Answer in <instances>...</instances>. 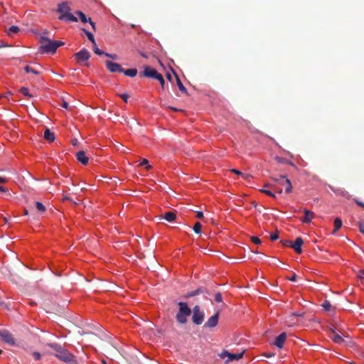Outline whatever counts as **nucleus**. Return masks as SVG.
Here are the masks:
<instances>
[{"label":"nucleus","instance_id":"obj_54","mask_svg":"<svg viewBox=\"0 0 364 364\" xmlns=\"http://www.w3.org/2000/svg\"><path fill=\"white\" fill-rule=\"evenodd\" d=\"M0 191L6 192V190L3 186H0Z\"/></svg>","mask_w":364,"mask_h":364},{"label":"nucleus","instance_id":"obj_29","mask_svg":"<svg viewBox=\"0 0 364 364\" xmlns=\"http://www.w3.org/2000/svg\"><path fill=\"white\" fill-rule=\"evenodd\" d=\"M201 227H202L201 224H200L199 222H197V223L194 225V226H193V231H194L196 233L199 234V233H200V232H201Z\"/></svg>","mask_w":364,"mask_h":364},{"label":"nucleus","instance_id":"obj_6","mask_svg":"<svg viewBox=\"0 0 364 364\" xmlns=\"http://www.w3.org/2000/svg\"><path fill=\"white\" fill-rule=\"evenodd\" d=\"M0 338L9 345L14 346L15 339L13 335L7 330H0Z\"/></svg>","mask_w":364,"mask_h":364},{"label":"nucleus","instance_id":"obj_63","mask_svg":"<svg viewBox=\"0 0 364 364\" xmlns=\"http://www.w3.org/2000/svg\"><path fill=\"white\" fill-rule=\"evenodd\" d=\"M265 186H266V187H269V184H266V185H265Z\"/></svg>","mask_w":364,"mask_h":364},{"label":"nucleus","instance_id":"obj_55","mask_svg":"<svg viewBox=\"0 0 364 364\" xmlns=\"http://www.w3.org/2000/svg\"><path fill=\"white\" fill-rule=\"evenodd\" d=\"M363 275H364V271L360 272V275H359V276H360V277L363 278V277H364V276H363Z\"/></svg>","mask_w":364,"mask_h":364},{"label":"nucleus","instance_id":"obj_13","mask_svg":"<svg viewBox=\"0 0 364 364\" xmlns=\"http://www.w3.org/2000/svg\"><path fill=\"white\" fill-rule=\"evenodd\" d=\"M193 322L196 325H200L204 320V313H197V314H193L192 317Z\"/></svg>","mask_w":364,"mask_h":364},{"label":"nucleus","instance_id":"obj_48","mask_svg":"<svg viewBox=\"0 0 364 364\" xmlns=\"http://www.w3.org/2000/svg\"><path fill=\"white\" fill-rule=\"evenodd\" d=\"M23 94L28 97H33V95L31 92H23Z\"/></svg>","mask_w":364,"mask_h":364},{"label":"nucleus","instance_id":"obj_1","mask_svg":"<svg viewBox=\"0 0 364 364\" xmlns=\"http://www.w3.org/2000/svg\"><path fill=\"white\" fill-rule=\"evenodd\" d=\"M39 43V51L41 53H54L58 47L64 45L62 41H51L46 36H41Z\"/></svg>","mask_w":364,"mask_h":364},{"label":"nucleus","instance_id":"obj_35","mask_svg":"<svg viewBox=\"0 0 364 364\" xmlns=\"http://www.w3.org/2000/svg\"><path fill=\"white\" fill-rule=\"evenodd\" d=\"M322 306L327 311H329L331 309V303L328 301H325L323 304H322Z\"/></svg>","mask_w":364,"mask_h":364},{"label":"nucleus","instance_id":"obj_33","mask_svg":"<svg viewBox=\"0 0 364 364\" xmlns=\"http://www.w3.org/2000/svg\"><path fill=\"white\" fill-rule=\"evenodd\" d=\"M261 192L272 198H276V196L272 191L267 189H262Z\"/></svg>","mask_w":364,"mask_h":364},{"label":"nucleus","instance_id":"obj_10","mask_svg":"<svg viewBox=\"0 0 364 364\" xmlns=\"http://www.w3.org/2000/svg\"><path fill=\"white\" fill-rule=\"evenodd\" d=\"M329 337L334 343L337 344H341L344 341L343 338L333 329L330 330Z\"/></svg>","mask_w":364,"mask_h":364},{"label":"nucleus","instance_id":"obj_20","mask_svg":"<svg viewBox=\"0 0 364 364\" xmlns=\"http://www.w3.org/2000/svg\"><path fill=\"white\" fill-rule=\"evenodd\" d=\"M20 31L19 28L16 26H11L6 31L8 36H11L13 34L18 33Z\"/></svg>","mask_w":364,"mask_h":364},{"label":"nucleus","instance_id":"obj_45","mask_svg":"<svg viewBox=\"0 0 364 364\" xmlns=\"http://www.w3.org/2000/svg\"><path fill=\"white\" fill-rule=\"evenodd\" d=\"M353 200L356 203V204L362 208H364V203L359 201L356 198H354Z\"/></svg>","mask_w":364,"mask_h":364},{"label":"nucleus","instance_id":"obj_30","mask_svg":"<svg viewBox=\"0 0 364 364\" xmlns=\"http://www.w3.org/2000/svg\"><path fill=\"white\" fill-rule=\"evenodd\" d=\"M13 95H14V92H6V94H0V100H2L4 98L9 100L10 97L13 96Z\"/></svg>","mask_w":364,"mask_h":364},{"label":"nucleus","instance_id":"obj_37","mask_svg":"<svg viewBox=\"0 0 364 364\" xmlns=\"http://www.w3.org/2000/svg\"><path fill=\"white\" fill-rule=\"evenodd\" d=\"M104 55H105V56H107L108 58H110L112 60H117L118 59V55L117 54H111V53H105Z\"/></svg>","mask_w":364,"mask_h":364},{"label":"nucleus","instance_id":"obj_23","mask_svg":"<svg viewBox=\"0 0 364 364\" xmlns=\"http://www.w3.org/2000/svg\"><path fill=\"white\" fill-rule=\"evenodd\" d=\"M334 225L335 228L333 231V233H335L336 231H338L341 227H342V220L339 218H336L334 220Z\"/></svg>","mask_w":364,"mask_h":364},{"label":"nucleus","instance_id":"obj_12","mask_svg":"<svg viewBox=\"0 0 364 364\" xmlns=\"http://www.w3.org/2000/svg\"><path fill=\"white\" fill-rule=\"evenodd\" d=\"M218 312L210 317L208 321L205 323V326L213 328L217 326L218 323Z\"/></svg>","mask_w":364,"mask_h":364},{"label":"nucleus","instance_id":"obj_18","mask_svg":"<svg viewBox=\"0 0 364 364\" xmlns=\"http://www.w3.org/2000/svg\"><path fill=\"white\" fill-rule=\"evenodd\" d=\"M43 136L46 140H48L50 142L53 141L55 140L54 134L51 132L50 129L48 128L45 130Z\"/></svg>","mask_w":364,"mask_h":364},{"label":"nucleus","instance_id":"obj_56","mask_svg":"<svg viewBox=\"0 0 364 364\" xmlns=\"http://www.w3.org/2000/svg\"><path fill=\"white\" fill-rule=\"evenodd\" d=\"M5 182H6V179L0 177V183H5Z\"/></svg>","mask_w":364,"mask_h":364},{"label":"nucleus","instance_id":"obj_11","mask_svg":"<svg viewBox=\"0 0 364 364\" xmlns=\"http://www.w3.org/2000/svg\"><path fill=\"white\" fill-rule=\"evenodd\" d=\"M287 339V334L286 333H282L279 334L274 341V346L278 347L279 348H282L284 346V343Z\"/></svg>","mask_w":364,"mask_h":364},{"label":"nucleus","instance_id":"obj_5","mask_svg":"<svg viewBox=\"0 0 364 364\" xmlns=\"http://www.w3.org/2000/svg\"><path fill=\"white\" fill-rule=\"evenodd\" d=\"M55 356L68 364H76L74 355L64 348H63L58 353H55Z\"/></svg>","mask_w":364,"mask_h":364},{"label":"nucleus","instance_id":"obj_60","mask_svg":"<svg viewBox=\"0 0 364 364\" xmlns=\"http://www.w3.org/2000/svg\"><path fill=\"white\" fill-rule=\"evenodd\" d=\"M24 214H25V215H28V210H24Z\"/></svg>","mask_w":364,"mask_h":364},{"label":"nucleus","instance_id":"obj_40","mask_svg":"<svg viewBox=\"0 0 364 364\" xmlns=\"http://www.w3.org/2000/svg\"><path fill=\"white\" fill-rule=\"evenodd\" d=\"M119 96L126 102H127V100L129 97V96L127 93L119 94Z\"/></svg>","mask_w":364,"mask_h":364},{"label":"nucleus","instance_id":"obj_22","mask_svg":"<svg viewBox=\"0 0 364 364\" xmlns=\"http://www.w3.org/2000/svg\"><path fill=\"white\" fill-rule=\"evenodd\" d=\"M76 14L79 16L80 21L82 23H87L90 21V18L87 17L86 15L82 11H78L76 12Z\"/></svg>","mask_w":364,"mask_h":364},{"label":"nucleus","instance_id":"obj_57","mask_svg":"<svg viewBox=\"0 0 364 364\" xmlns=\"http://www.w3.org/2000/svg\"><path fill=\"white\" fill-rule=\"evenodd\" d=\"M264 355H265L266 357H272V356H273V355H274V354L265 353V354H264Z\"/></svg>","mask_w":364,"mask_h":364},{"label":"nucleus","instance_id":"obj_19","mask_svg":"<svg viewBox=\"0 0 364 364\" xmlns=\"http://www.w3.org/2000/svg\"><path fill=\"white\" fill-rule=\"evenodd\" d=\"M24 70L27 73H32L34 75H40L41 73V72L40 70H37L36 68H35L33 66H31V65H26L24 68Z\"/></svg>","mask_w":364,"mask_h":364},{"label":"nucleus","instance_id":"obj_8","mask_svg":"<svg viewBox=\"0 0 364 364\" xmlns=\"http://www.w3.org/2000/svg\"><path fill=\"white\" fill-rule=\"evenodd\" d=\"M74 56L77 63H86L90 58V53L87 49L83 48L80 51L76 53Z\"/></svg>","mask_w":364,"mask_h":364},{"label":"nucleus","instance_id":"obj_15","mask_svg":"<svg viewBox=\"0 0 364 364\" xmlns=\"http://www.w3.org/2000/svg\"><path fill=\"white\" fill-rule=\"evenodd\" d=\"M304 215L301 219L304 223H309L314 217V213L307 209H304Z\"/></svg>","mask_w":364,"mask_h":364},{"label":"nucleus","instance_id":"obj_31","mask_svg":"<svg viewBox=\"0 0 364 364\" xmlns=\"http://www.w3.org/2000/svg\"><path fill=\"white\" fill-rule=\"evenodd\" d=\"M276 182H277L278 183L281 184V185H283L284 186V183H285V180H289L288 178H287L285 176H280L278 178H275L274 179Z\"/></svg>","mask_w":364,"mask_h":364},{"label":"nucleus","instance_id":"obj_53","mask_svg":"<svg viewBox=\"0 0 364 364\" xmlns=\"http://www.w3.org/2000/svg\"><path fill=\"white\" fill-rule=\"evenodd\" d=\"M18 91L23 92V91H28V89L25 87H22L19 89Z\"/></svg>","mask_w":364,"mask_h":364},{"label":"nucleus","instance_id":"obj_52","mask_svg":"<svg viewBox=\"0 0 364 364\" xmlns=\"http://www.w3.org/2000/svg\"><path fill=\"white\" fill-rule=\"evenodd\" d=\"M360 231L364 235V227L363 226V225L360 224Z\"/></svg>","mask_w":364,"mask_h":364},{"label":"nucleus","instance_id":"obj_21","mask_svg":"<svg viewBox=\"0 0 364 364\" xmlns=\"http://www.w3.org/2000/svg\"><path fill=\"white\" fill-rule=\"evenodd\" d=\"M164 218L168 222H172L176 218V214L173 212H166L164 215Z\"/></svg>","mask_w":364,"mask_h":364},{"label":"nucleus","instance_id":"obj_27","mask_svg":"<svg viewBox=\"0 0 364 364\" xmlns=\"http://www.w3.org/2000/svg\"><path fill=\"white\" fill-rule=\"evenodd\" d=\"M48 346L55 350L56 353H58L63 349V348L57 343H49Z\"/></svg>","mask_w":364,"mask_h":364},{"label":"nucleus","instance_id":"obj_47","mask_svg":"<svg viewBox=\"0 0 364 364\" xmlns=\"http://www.w3.org/2000/svg\"><path fill=\"white\" fill-rule=\"evenodd\" d=\"M196 217H197L198 219H201V218L203 217V212H201V211H198V212H197Z\"/></svg>","mask_w":364,"mask_h":364},{"label":"nucleus","instance_id":"obj_42","mask_svg":"<svg viewBox=\"0 0 364 364\" xmlns=\"http://www.w3.org/2000/svg\"><path fill=\"white\" fill-rule=\"evenodd\" d=\"M284 246L291 247V242L289 240H282L281 241Z\"/></svg>","mask_w":364,"mask_h":364},{"label":"nucleus","instance_id":"obj_49","mask_svg":"<svg viewBox=\"0 0 364 364\" xmlns=\"http://www.w3.org/2000/svg\"><path fill=\"white\" fill-rule=\"evenodd\" d=\"M289 279L291 282H295L296 280V274H294Z\"/></svg>","mask_w":364,"mask_h":364},{"label":"nucleus","instance_id":"obj_14","mask_svg":"<svg viewBox=\"0 0 364 364\" xmlns=\"http://www.w3.org/2000/svg\"><path fill=\"white\" fill-rule=\"evenodd\" d=\"M303 242V240L301 237H297L295 240L294 244L291 243V247L295 250L296 253H301V245Z\"/></svg>","mask_w":364,"mask_h":364},{"label":"nucleus","instance_id":"obj_17","mask_svg":"<svg viewBox=\"0 0 364 364\" xmlns=\"http://www.w3.org/2000/svg\"><path fill=\"white\" fill-rule=\"evenodd\" d=\"M122 73H123L126 76H128L130 77H134L137 74V69H136V68H130V69H127V70L123 69V71H122Z\"/></svg>","mask_w":364,"mask_h":364},{"label":"nucleus","instance_id":"obj_51","mask_svg":"<svg viewBox=\"0 0 364 364\" xmlns=\"http://www.w3.org/2000/svg\"><path fill=\"white\" fill-rule=\"evenodd\" d=\"M63 107L65 109H67L68 107V102H66L65 100H63Z\"/></svg>","mask_w":364,"mask_h":364},{"label":"nucleus","instance_id":"obj_28","mask_svg":"<svg viewBox=\"0 0 364 364\" xmlns=\"http://www.w3.org/2000/svg\"><path fill=\"white\" fill-rule=\"evenodd\" d=\"M284 186H286L285 191L287 193H291L292 191V186L290 180H285Z\"/></svg>","mask_w":364,"mask_h":364},{"label":"nucleus","instance_id":"obj_26","mask_svg":"<svg viewBox=\"0 0 364 364\" xmlns=\"http://www.w3.org/2000/svg\"><path fill=\"white\" fill-rule=\"evenodd\" d=\"M92 45H93V51L95 54H97L98 55H102L105 54V52H104L98 48L95 41V43H92Z\"/></svg>","mask_w":364,"mask_h":364},{"label":"nucleus","instance_id":"obj_50","mask_svg":"<svg viewBox=\"0 0 364 364\" xmlns=\"http://www.w3.org/2000/svg\"><path fill=\"white\" fill-rule=\"evenodd\" d=\"M149 163L148 160L146 159H144L142 162L141 163V166H145L147 165Z\"/></svg>","mask_w":364,"mask_h":364},{"label":"nucleus","instance_id":"obj_2","mask_svg":"<svg viewBox=\"0 0 364 364\" xmlns=\"http://www.w3.org/2000/svg\"><path fill=\"white\" fill-rule=\"evenodd\" d=\"M70 8L68 2H62L58 4L57 12L60 15L58 17L59 20H64L70 22H77V18L73 15L70 12Z\"/></svg>","mask_w":364,"mask_h":364},{"label":"nucleus","instance_id":"obj_58","mask_svg":"<svg viewBox=\"0 0 364 364\" xmlns=\"http://www.w3.org/2000/svg\"><path fill=\"white\" fill-rule=\"evenodd\" d=\"M167 77L171 80V75H170V74H168V75H167Z\"/></svg>","mask_w":364,"mask_h":364},{"label":"nucleus","instance_id":"obj_62","mask_svg":"<svg viewBox=\"0 0 364 364\" xmlns=\"http://www.w3.org/2000/svg\"><path fill=\"white\" fill-rule=\"evenodd\" d=\"M77 142V139H75V141H73V144H75Z\"/></svg>","mask_w":364,"mask_h":364},{"label":"nucleus","instance_id":"obj_16","mask_svg":"<svg viewBox=\"0 0 364 364\" xmlns=\"http://www.w3.org/2000/svg\"><path fill=\"white\" fill-rule=\"evenodd\" d=\"M76 158L83 165H86L88 163V157L83 151H78L76 154Z\"/></svg>","mask_w":364,"mask_h":364},{"label":"nucleus","instance_id":"obj_36","mask_svg":"<svg viewBox=\"0 0 364 364\" xmlns=\"http://www.w3.org/2000/svg\"><path fill=\"white\" fill-rule=\"evenodd\" d=\"M231 171L235 173H236V174H237V175L243 176L245 178H248L250 176L247 174H246V175L243 174L241 171H238L237 169H232Z\"/></svg>","mask_w":364,"mask_h":364},{"label":"nucleus","instance_id":"obj_7","mask_svg":"<svg viewBox=\"0 0 364 364\" xmlns=\"http://www.w3.org/2000/svg\"><path fill=\"white\" fill-rule=\"evenodd\" d=\"M244 354V350L239 353H230L228 351L224 350L223 352L220 354V358H225V357H228V360H226V363L232 361V360H238L240 359Z\"/></svg>","mask_w":364,"mask_h":364},{"label":"nucleus","instance_id":"obj_3","mask_svg":"<svg viewBox=\"0 0 364 364\" xmlns=\"http://www.w3.org/2000/svg\"><path fill=\"white\" fill-rule=\"evenodd\" d=\"M178 306L179 309L176 315V321L181 324H185L188 321V317L191 314V309L186 302L180 301L178 303Z\"/></svg>","mask_w":364,"mask_h":364},{"label":"nucleus","instance_id":"obj_43","mask_svg":"<svg viewBox=\"0 0 364 364\" xmlns=\"http://www.w3.org/2000/svg\"><path fill=\"white\" fill-rule=\"evenodd\" d=\"M202 312L200 309V307L198 306H195L193 309V314H197V313H200Z\"/></svg>","mask_w":364,"mask_h":364},{"label":"nucleus","instance_id":"obj_25","mask_svg":"<svg viewBox=\"0 0 364 364\" xmlns=\"http://www.w3.org/2000/svg\"><path fill=\"white\" fill-rule=\"evenodd\" d=\"M82 30L84 31L87 38L92 42V43H95V40L94 38L92 33L85 28H82Z\"/></svg>","mask_w":364,"mask_h":364},{"label":"nucleus","instance_id":"obj_32","mask_svg":"<svg viewBox=\"0 0 364 364\" xmlns=\"http://www.w3.org/2000/svg\"><path fill=\"white\" fill-rule=\"evenodd\" d=\"M36 207L41 212H45L46 210L45 205L41 202H36Z\"/></svg>","mask_w":364,"mask_h":364},{"label":"nucleus","instance_id":"obj_39","mask_svg":"<svg viewBox=\"0 0 364 364\" xmlns=\"http://www.w3.org/2000/svg\"><path fill=\"white\" fill-rule=\"evenodd\" d=\"M215 299L217 302H222L223 297L220 293H217L215 296Z\"/></svg>","mask_w":364,"mask_h":364},{"label":"nucleus","instance_id":"obj_24","mask_svg":"<svg viewBox=\"0 0 364 364\" xmlns=\"http://www.w3.org/2000/svg\"><path fill=\"white\" fill-rule=\"evenodd\" d=\"M174 77L176 78V80L177 82V84H178V88H179L180 91H186V87H184V85L181 82V81L179 80V78L177 76V75L174 74Z\"/></svg>","mask_w":364,"mask_h":364},{"label":"nucleus","instance_id":"obj_41","mask_svg":"<svg viewBox=\"0 0 364 364\" xmlns=\"http://www.w3.org/2000/svg\"><path fill=\"white\" fill-rule=\"evenodd\" d=\"M33 356L35 358L36 360H39L41 358V355L38 352H33Z\"/></svg>","mask_w":364,"mask_h":364},{"label":"nucleus","instance_id":"obj_61","mask_svg":"<svg viewBox=\"0 0 364 364\" xmlns=\"http://www.w3.org/2000/svg\"><path fill=\"white\" fill-rule=\"evenodd\" d=\"M150 168H151V166L148 165V166H146V169H150Z\"/></svg>","mask_w":364,"mask_h":364},{"label":"nucleus","instance_id":"obj_46","mask_svg":"<svg viewBox=\"0 0 364 364\" xmlns=\"http://www.w3.org/2000/svg\"><path fill=\"white\" fill-rule=\"evenodd\" d=\"M87 23H89L91 25L92 28L93 29L94 31H96L95 23L92 21L91 18H90V21H88Z\"/></svg>","mask_w":364,"mask_h":364},{"label":"nucleus","instance_id":"obj_34","mask_svg":"<svg viewBox=\"0 0 364 364\" xmlns=\"http://www.w3.org/2000/svg\"><path fill=\"white\" fill-rule=\"evenodd\" d=\"M200 292V289H198L197 290H195L193 291H191V292H189L187 295H186V297H192V296H196L198 294H199Z\"/></svg>","mask_w":364,"mask_h":364},{"label":"nucleus","instance_id":"obj_38","mask_svg":"<svg viewBox=\"0 0 364 364\" xmlns=\"http://www.w3.org/2000/svg\"><path fill=\"white\" fill-rule=\"evenodd\" d=\"M251 240L252 242H254L256 245L261 244V242H262L259 238H258L257 237H255V236H252L251 237Z\"/></svg>","mask_w":364,"mask_h":364},{"label":"nucleus","instance_id":"obj_44","mask_svg":"<svg viewBox=\"0 0 364 364\" xmlns=\"http://www.w3.org/2000/svg\"><path fill=\"white\" fill-rule=\"evenodd\" d=\"M279 238V235L277 233H274L270 235V239L272 241L277 240Z\"/></svg>","mask_w":364,"mask_h":364},{"label":"nucleus","instance_id":"obj_4","mask_svg":"<svg viewBox=\"0 0 364 364\" xmlns=\"http://www.w3.org/2000/svg\"><path fill=\"white\" fill-rule=\"evenodd\" d=\"M139 77H148L156 79L159 81V82L161 85V88L163 90L165 89V87H164L165 81H164V79L162 75L159 73L157 72V70L153 68H151L149 66L144 67V70L143 73L139 74Z\"/></svg>","mask_w":364,"mask_h":364},{"label":"nucleus","instance_id":"obj_64","mask_svg":"<svg viewBox=\"0 0 364 364\" xmlns=\"http://www.w3.org/2000/svg\"><path fill=\"white\" fill-rule=\"evenodd\" d=\"M1 353H2V350H0V354H1Z\"/></svg>","mask_w":364,"mask_h":364},{"label":"nucleus","instance_id":"obj_59","mask_svg":"<svg viewBox=\"0 0 364 364\" xmlns=\"http://www.w3.org/2000/svg\"><path fill=\"white\" fill-rule=\"evenodd\" d=\"M277 191H278V193H281L282 192V189H281V188L278 189Z\"/></svg>","mask_w":364,"mask_h":364},{"label":"nucleus","instance_id":"obj_9","mask_svg":"<svg viewBox=\"0 0 364 364\" xmlns=\"http://www.w3.org/2000/svg\"><path fill=\"white\" fill-rule=\"evenodd\" d=\"M105 65L107 69L111 73H122V71H123L121 65L110 60H106Z\"/></svg>","mask_w":364,"mask_h":364}]
</instances>
